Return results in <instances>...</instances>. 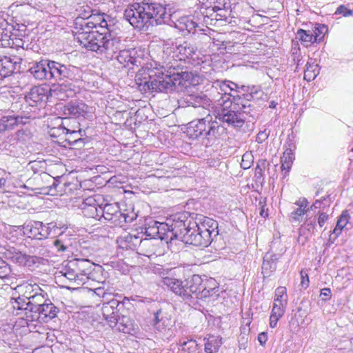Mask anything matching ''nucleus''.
Wrapping results in <instances>:
<instances>
[{"mask_svg": "<svg viewBox=\"0 0 353 353\" xmlns=\"http://www.w3.org/2000/svg\"><path fill=\"white\" fill-rule=\"evenodd\" d=\"M161 285L187 301L216 296L219 291L218 284L214 279H203L196 274L185 282L175 278L165 277L161 281Z\"/></svg>", "mask_w": 353, "mask_h": 353, "instance_id": "obj_1", "label": "nucleus"}, {"mask_svg": "<svg viewBox=\"0 0 353 353\" xmlns=\"http://www.w3.org/2000/svg\"><path fill=\"white\" fill-rule=\"evenodd\" d=\"M123 16L134 28L142 31L165 23L170 17L163 5L153 1L131 4L125 9Z\"/></svg>", "mask_w": 353, "mask_h": 353, "instance_id": "obj_2", "label": "nucleus"}, {"mask_svg": "<svg viewBox=\"0 0 353 353\" xmlns=\"http://www.w3.org/2000/svg\"><path fill=\"white\" fill-rule=\"evenodd\" d=\"M243 96L244 98L241 95L233 96L232 101H229L228 96L219 99L217 105L221 106V109L218 111L214 119H218L230 126L241 128L246 119L244 114L250 113L251 105L249 101L253 98L252 94H243Z\"/></svg>", "mask_w": 353, "mask_h": 353, "instance_id": "obj_3", "label": "nucleus"}, {"mask_svg": "<svg viewBox=\"0 0 353 353\" xmlns=\"http://www.w3.org/2000/svg\"><path fill=\"white\" fill-rule=\"evenodd\" d=\"M135 81L141 91L170 92L181 83L179 72L161 71L157 72L149 68L139 70L135 76Z\"/></svg>", "mask_w": 353, "mask_h": 353, "instance_id": "obj_4", "label": "nucleus"}, {"mask_svg": "<svg viewBox=\"0 0 353 353\" xmlns=\"http://www.w3.org/2000/svg\"><path fill=\"white\" fill-rule=\"evenodd\" d=\"M176 231L181 241L186 244L205 248L212 243V233L214 229L208 228L205 223L199 224L192 221L185 213V219H182V221H179V225H176Z\"/></svg>", "mask_w": 353, "mask_h": 353, "instance_id": "obj_5", "label": "nucleus"}, {"mask_svg": "<svg viewBox=\"0 0 353 353\" xmlns=\"http://www.w3.org/2000/svg\"><path fill=\"white\" fill-rule=\"evenodd\" d=\"M201 118L188 123L187 132L194 139L202 138L215 140L225 133V128L222 126L210 114V110H203L199 114Z\"/></svg>", "mask_w": 353, "mask_h": 353, "instance_id": "obj_6", "label": "nucleus"}, {"mask_svg": "<svg viewBox=\"0 0 353 353\" xmlns=\"http://www.w3.org/2000/svg\"><path fill=\"white\" fill-rule=\"evenodd\" d=\"M94 263L84 259H73L67 261L60 271L61 276L69 282L77 285H81L90 279L93 270Z\"/></svg>", "mask_w": 353, "mask_h": 353, "instance_id": "obj_7", "label": "nucleus"}, {"mask_svg": "<svg viewBox=\"0 0 353 353\" xmlns=\"http://www.w3.org/2000/svg\"><path fill=\"white\" fill-rule=\"evenodd\" d=\"M197 58L196 48L191 43L184 41L181 44L168 47L163 50L161 68L174 70L179 67L178 61H185L186 59L195 61Z\"/></svg>", "mask_w": 353, "mask_h": 353, "instance_id": "obj_8", "label": "nucleus"}, {"mask_svg": "<svg viewBox=\"0 0 353 353\" xmlns=\"http://www.w3.org/2000/svg\"><path fill=\"white\" fill-rule=\"evenodd\" d=\"M66 228L65 225L58 224L57 222H50L44 224L41 221H30L23 227V232L28 237L42 240L47 239L55 230Z\"/></svg>", "mask_w": 353, "mask_h": 353, "instance_id": "obj_9", "label": "nucleus"}, {"mask_svg": "<svg viewBox=\"0 0 353 353\" xmlns=\"http://www.w3.org/2000/svg\"><path fill=\"white\" fill-rule=\"evenodd\" d=\"M50 77L56 81L69 79L77 81L81 79V70L74 65L51 61Z\"/></svg>", "mask_w": 353, "mask_h": 353, "instance_id": "obj_10", "label": "nucleus"}, {"mask_svg": "<svg viewBox=\"0 0 353 353\" xmlns=\"http://www.w3.org/2000/svg\"><path fill=\"white\" fill-rule=\"evenodd\" d=\"M182 219H185V213L174 215L173 218L168 219L166 223L159 222V234L157 235V239L164 240L166 243L172 242L174 239L179 240L176 228Z\"/></svg>", "mask_w": 353, "mask_h": 353, "instance_id": "obj_11", "label": "nucleus"}, {"mask_svg": "<svg viewBox=\"0 0 353 353\" xmlns=\"http://www.w3.org/2000/svg\"><path fill=\"white\" fill-rule=\"evenodd\" d=\"M79 92V88L69 82L53 85L50 90L51 97L60 101H65L68 98L73 97Z\"/></svg>", "mask_w": 353, "mask_h": 353, "instance_id": "obj_12", "label": "nucleus"}, {"mask_svg": "<svg viewBox=\"0 0 353 353\" xmlns=\"http://www.w3.org/2000/svg\"><path fill=\"white\" fill-rule=\"evenodd\" d=\"M106 33L97 30L92 32L91 34H81L80 35V39H81L80 45L88 50L99 52L101 48L102 42L105 39Z\"/></svg>", "mask_w": 353, "mask_h": 353, "instance_id": "obj_13", "label": "nucleus"}, {"mask_svg": "<svg viewBox=\"0 0 353 353\" xmlns=\"http://www.w3.org/2000/svg\"><path fill=\"white\" fill-rule=\"evenodd\" d=\"M121 305L119 301L115 299H111L110 301L104 302L102 306V313L105 319L108 322L109 325L114 328L117 325V320L120 316L119 314Z\"/></svg>", "mask_w": 353, "mask_h": 353, "instance_id": "obj_14", "label": "nucleus"}, {"mask_svg": "<svg viewBox=\"0 0 353 353\" xmlns=\"http://www.w3.org/2000/svg\"><path fill=\"white\" fill-rule=\"evenodd\" d=\"M92 108L83 101H70L64 106V114L72 117H86L91 113Z\"/></svg>", "mask_w": 353, "mask_h": 353, "instance_id": "obj_15", "label": "nucleus"}, {"mask_svg": "<svg viewBox=\"0 0 353 353\" xmlns=\"http://www.w3.org/2000/svg\"><path fill=\"white\" fill-rule=\"evenodd\" d=\"M33 315V319L39 321L47 323L57 316L59 308L57 307L50 300L46 301Z\"/></svg>", "mask_w": 353, "mask_h": 353, "instance_id": "obj_16", "label": "nucleus"}, {"mask_svg": "<svg viewBox=\"0 0 353 353\" xmlns=\"http://www.w3.org/2000/svg\"><path fill=\"white\" fill-rule=\"evenodd\" d=\"M185 100L188 106L199 108V114L203 113V110H210L212 107V100L203 94L189 95Z\"/></svg>", "mask_w": 353, "mask_h": 353, "instance_id": "obj_17", "label": "nucleus"}, {"mask_svg": "<svg viewBox=\"0 0 353 353\" xmlns=\"http://www.w3.org/2000/svg\"><path fill=\"white\" fill-rule=\"evenodd\" d=\"M51 61L43 60L35 63L29 70L34 77L39 80L51 79Z\"/></svg>", "mask_w": 353, "mask_h": 353, "instance_id": "obj_18", "label": "nucleus"}, {"mask_svg": "<svg viewBox=\"0 0 353 353\" xmlns=\"http://www.w3.org/2000/svg\"><path fill=\"white\" fill-rule=\"evenodd\" d=\"M101 206L94 197L90 196L84 200L81 209L85 216L100 220Z\"/></svg>", "mask_w": 353, "mask_h": 353, "instance_id": "obj_19", "label": "nucleus"}, {"mask_svg": "<svg viewBox=\"0 0 353 353\" xmlns=\"http://www.w3.org/2000/svg\"><path fill=\"white\" fill-rule=\"evenodd\" d=\"M137 52L135 49L120 50L117 56V61L123 65V67L137 65L140 63V57L137 56Z\"/></svg>", "mask_w": 353, "mask_h": 353, "instance_id": "obj_20", "label": "nucleus"}, {"mask_svg": "<svg viewBox=\"0 0 353 353\" xmlns=\"http://www.w3.org/2000/svg\"><path fill=\"white\" fill-rule=\"evenodd\" d=\"M120 39L117 37H112L110 31L105 34V39L102 42L99 53L104 52L108 55H113L118 50H120Z\"/></svg>", "mask_w": 353, "mask_h": 353, "instance_id": "obj_21", "label": "nucleus"}, {"mask_svg": "<svg viewBox=\"0 0 353 353\" xmlns=\"http://www.w3.org/2000/svg\"><path fill=\"white\" fill-rule=\"evenodd\" d=\"M174 26L179 31L187 33H194L196 28H200L199 23L194 20L192 16H183L180 17L174 23ZM202 30V29H199Z\"/></svg>", "mask_w": 353, "mask_h": 353, "instance_id": "obj_22", "label": "nucleus"}, {"mask_svg": "<svg viewBox=\"0 0 353 353\" xmlns=\"http://www.w3.org/2000/svg\"><path fill=\"white\" fill-rule=\"evenodd\" d=\"M121 216L125 219V215L121 212L117 203H106L103 207L101 206V218L103 217L105 220L116 222Z\"/></svg>", "mask_w": 353, "mask_h": 353, "instance_id": "obj_23", "label": "nucleus"}, {"mask_svg": "<svg viewBox=\"0 0 353 353\" xmlns=\"http://www.w3.org/2000/svg\"><path fill=\"white\" fill-rule=\"evenodd\" d=\"M65 228H67L65 226ZM67 228H63L61 230H55L52 235L57 236V239L53 241V245L56 248L57 252L62 253L68 250L71 246V243L68 235L65 234Z\"/></svg>", "mask_w": 353, "mask_h": 353, "instance_id": "obj_24", "label": "nucleus"}, {"mask_svg": "<svg viewBox=\"0 0 353 353\" xmlns=\"http://www.w3.org/2000/svg\"><path fill=\"white\" fill-rule=\"evenodd\" d=\"M88 19L86 18L83 17H77L75 19V30L74 32V38L77 41L79 44L81 43V39H80V35L81 34H91L92 32L95 31V29L90 24H87Z\"/></svg>", "mask_w": 353, "mask_h": 353, "instance_id": "obj_25", "label": "nucleus"}, {"mask_svg": "<svg viewBox=\"0 0 353 353\" xmlns=\"http://www.w3.org/2000/svg\"><path fill=\"white\" fill-rule=\"evenodd\" d=\"M23 117L9 115L3 116L0 119V132L12 130L19 124H24Z\"/></svg>", "mask_w": 353, "mask_h": 353, "instance_id": "obj_26", "label": "nucleus"}, {"mask_svg": "<svg viewBox=\"0 0 353 353\" xmlns=\"http://www.w3.org/2000/svg\"><path fill=\"white\" fill-rule=\"evenodd\" d=\"M10 259L19 265L31 266L33 264L39 263L41 258L36 256H30L21 252H15L11 254Z\"/></svg>", "mask_w": 353, "mask_h": 353, "instance_id": "obj_27", "label": "nucleus"}, {"mask_svg": "<svg viewBox=\"0 0 353 353\" xmlns=\"http://www.w3.org/2000/svg\"><path fill=\"white\" fill-rule=\"evenodd\" d=\"M230 81H217L214 83L213 87H214L216 90L219 89L221 92H217L216 94H214L212 100L216 104H219V100L223 99V97L228 96L229 97V101L233 100V96L234 94H231L229 92H230Z\"/></svg>", "mask_w": 353, "mask_h": 353, "instance_id": "obj_28", "label": "nucleus"}, {"mask_svg": "<svg viewBox=\"0 0 353 353\" xmlns=\"http://www.w3.org/2000/svg\"><path fill=\"white\" fill-rule=\"evenodd\" d=\"M124 243V245H121L123 248L126 249H134L137 245L141 247L147 246L150 244V241L145 238L137 235L129 234L123 238V241L121 242V244Z\"/></svg>", "mask_w": 353, "mask_h": 353, "instance_id": "obj_29", "label": "nucleus"}, {"mask_svg": "<svg viewBox=\"0 0 353 353\" xmlns=\"http://www.w3.org/2000/svg\"><path fill=\"white\" fill-rule=\"evenodd\" d=\"M46 99L47 95L44 89L39 86L33 87L26 95V100L31 106H36L38 103L44 101Z\"/></svg>", "mask_w": 353, "mask_h": 353, "instance_id": "obj_30", "label": "nucleus"}, {"mask_svg": "<svg viewBox=\"0 0 353 353\" xmlns=\"http://www.w3.org/2000/svg\"><path fill=\"white\" fill-rule=\"evenodd\" d=\"M88 19L87 24L91 25L95 30H99L101 32L108 33L110 31V26L107 21L105 19L103 14H91L86 17Z\"/></svg>", "mask_w": 353, "mask_h": 353, "instance_id": "obj_31", "label": "nucleus"}, {"mask_svg": "<svg viewBox=\"0 0 353 353\" xmlns=\"http://www.w3.org/2000/svg\"><path fill=\"white\" fill-rule=\"evenodd\" d=\"M298 208L294 210L290 214V220L292 222L298 221L309 210L308 201L305 197L299 198L294 203Z\"/></svg>", "mask_w": 353, "mask_h": 353, "instance_id": "obj_32", "label": "nucleus"}, {"mask_svg": "<svg viewBox=\"0 0 353 353\" xmlns=\"http://www.w3.org/2000/svg\"><path fill=\"white\" fill-rule=\"evenodd\" d=\"M48 300L47 293L41 289L40 293L35 294L28 301L30 312L34 314L38 311V307H41Z\"/></svg>", "mask_w": 353, "mask_h": 353, "instance_id": "obj_33", "label": "nucleus"}, {"mask_svg": "<svg viewBox=\"0 0 353 353\" xmlns=\"http://www.w3.org/2000/svg\"><path fill=\"white\" fill-rule=\"evenodd\" d=\"M319 35L316 32L314 34L310 30L307 31L303 29H299L296 32V38L299 39L302 44L307 46L312 43L319 42L321 40V38H319Z\"/></svg>", "mask_w": 353, "mask_h": 353, "instance_id": "obj_34", "label": "nucleus"}, {"mask_svg": "<svg viewBox=\"0 0 353 353\" xmlns=\"http://www.w3.org/2000/svg\"><path fill=\"white\" fill-rule=\"evenodd\" d=\"M172 321L170 319L164 316L161 310L155 313L154 327L159 332H164L171 326Z\"/></svg>", "mask_w": 353, "mask_h": 353, "instance_id": "obj_35", "label": "nucleus"}, {"mask_svg": "<svg viewBox=\"0 0 353 353\" xmlns=\"http://www.w3.org/2000/svg\"><path fill=\"white\" fill-rule=\"evenodd\" d=\"M14 68V63L10 57H0V79L10 76Z\"/></svg>", "mask_w": 353, "mask_h": 353, "instance_id": "obj_36", "label": "nucleus"}, {"mask_svg": "<svg viewBox=\"0 0 353 353\" xmlns=\"http://www.w3.org/2000/svg\"><path fill=\"white\" fill-rule=\"evenodd\" d=\"M319 74V68L315 61L309 59L306 63V68L304 70V79L307 81L314 80Z\"/></svg>", "mask_w": 353, "mask_h": 353, "instance_id": "obj_37", "label": "nucleus"}, {"mask_svg": "<svg viewBox=\"0 0 353 353\" xmlns=\"http://www.w3.org/2000/svg\"><path fill=\"white\" fill-rule=\"evenodd\" d=\"M9 304L14 310L30 312L28 300L23 296H19L17 298H11ZM19 314L20 312H17V314Z\"/></svg>", "mask_w": 353, "mask_h": 353, "instance_id": "obj_38", "label": "nucleus"}, {"mask_svg": "<svg viewBox=\"0 0 353 353\" xmlns=\"http://www.w3.org/2000/svg\"><path fill=\"white\" fill-rule=\"evenodd\" d=\"M205 343V352L206 353H216L222 344V339L219 336H210Z\"/></svg>", "mask_w": 353, "mask_h": 353, "instance_id": "obj_39", "label": "nucleus"}, {"mask_svg": "<svg viewBox=\"0 0 353 353\" xmlns=\"http://www.w3.org/2000/svg\"><path fill=\"white\" fill-rule=\"evenodd\" d=\"M117 323L114 327L119 332L130 333L133 330V323L130 317L122 315L117 319Z\"/></svg>", "mask_w": 353, "mask_h": 353, "instance_id": "obj_40", "label": "nucleus"}, {"mask_svg": "<svg viewBox=\"0 0 353 353\" xmlns=\"http://www.w3.org/2000/svg\"><path fill=\"white\" fill-rule=\"evenodd\" d=\"M66 130L67 137L65 141L68 142L71 147L81 148L84 145V139L81 137L79 132L75 130L70 131L69 130Z\"/></svg>", "mask_w": 353, "mask_h": 353, "instance_id": "obj_41", "label": "nucleus"}, {"mask_svg": "<svg viewBox=\"0 0 353 353\" xmlns=\"http://www.w3.org/2000/svg\"><path fill=\"white\" fill-rule=\"evenodd\" d=\"M277 259L274 255H270L266 254L263 258V262L262 264V272L268 276L270 272H273L276 269V262Z\"/></svg>", "mask_w": 353, "mask_h": 353, "instance_id": "obj_42", "label": "nucleus"}, {"mask_svg": "<svg viewBox=\"0 0 353 353\" xmlns=\"http://www.w3.org/2000/svg\"><path fill=\"white\" fill-rule=\"evenodd\" d=\"M295 159L294 154L291 149H287L281 157V169L288 172Z\"/></svg>", "mask_w": 353, "mask_h": 353, "instance_id": "obj_43", "label": "nucleus"}, {"mask_svg": "<svg viewBox=\"0 0 353 353\" xmlns=\"http://www.w3.org/2000/svg\"><path fill=\"white\" fill-rule=\"evenodd\" d=\"M350 220V215L347 211H343L339 219L337 220L336 225L333 230V233L338 236L342 232L343 229L346 226Z\"/></svg>", "mask_w": 353, "mask_h": 353, "instance_id": "obj_44", "label": "nucleus"}, {"mask_svg": "<svg viewBox=\"0 0 353 353\" xmlns=\"http://www.w3.org/2000/svg\"><path fill=\"white\" fill-rule=\"evenodd\" d=\"M23 294L22 296H23L28 301L37 293H40V291H41V288L37 285V283L31 284L28 283L25 284L22 286Z\"/></svg>", "mask_w": 353, "mask_h": 353, "instance_id": "obj_45", "label": "nucleus"}, {"mask_svg": "<svg viewBox=\"0 0 353 353\" xmlns=\"http://www.w3.org/2000/svg\"><path fill=\"white\" fill-rule=\"evenodd\" d=\"M159 222L151 221L148 225L145 228L144 234L149 236L150 241L151 239H156L158 234H159V229H158Z\"/></svg>", "mask_w": 353, "mask_h": 353, "instance_id": "obj_46", "label": "nucleus"}, {"mask_svg": "<svg viewBox=\"0 0 353 353\" xmlns=\"http://www.w3.org/2000/svg\"><path fill=\"white\" fill-rule=\"evenodd\" d=\"M179 343L180 345L181 346V350L188 353H193L197 350L198 344L195 340H180Z\"/></svg>", "mask_w": 353, "mask_h": 353, "instance_id": "obj_47", "label": "nucleus"}, {"mask_svg": "<svg viewBox=\"0 0 353 353\" xmlns=\"http://www.w3.org/2000/svg\"><path fill=\"white\" fill-rule=\"evenodd\" d=\"M274 301L272 307V310L271 313L274 314H277V316H283L285 312V307L287 303H285L284 301Z\"/></svg>", "mask_w": 353, "mask_h": 353, "instance_id": "obj_48", "label": "nucleus"}, {"mask_svg": "<svg viewBox=\"0 0 353 353\" xmlns=\"http://www.w3.org/2000/svg\"><path fill=\"white\" fill-rule=\"evenodd\" d=\"M274 301L281 302L284 301L285 303H288L287 290L285 287L280 286L276 288Z\"/></svg>", "mask_w": 353, "mask_h": 353, "instance_id": "obj_49", "label": "nucleus"}, {"mask_svg": "<svg viewBox=\"0 0 353 353\" xmlns=\"http://www.w3.org/2000/svg\"><path fill=\"white\" fill-rule=\"evenodd\" d=\"M253 156L252 153L250 152H245L242 156V160L241 163V167L244 169L247 170L251 167V165L253 163Z\"/></svg>", "mask_w": 353, "mask_h": 353, "instance_id": "obj_50", "label": "nucleus"}, {"mask_svg": "<svg viewBox=\"0 0 353 353\" xmlns=\"http://www.w3.org/2000/svg\"><path fill=\"white\" fill-rule=\"evenodd\" d=\"M230 91H236L238 92V94L236 95H241L243 98H244V97L243 96V94H246L245 92H248V90H249V88L245 86V85H241V86H239V85H237L236 83H234V82H232L230 81ZM250 94H252V92H250Z\"/></svg>", "mask_w": 353, "mask_h": 353, "instance_id": "obj_51", "label": "nucleus"}, {"mask_svg": "<svg viewBox=\"0 0 353 353\" xmlns=\"http://www.w3.org/2000/svg\"><path fill=\"white\" fill-rule=\"evenodd\" d=\"M10 274V268L4 261L0 260V279L7 278Z\"/></svg>", "mask_w": 353, "mask_h": 353, "instance_id": "obj_52", "label": "nucleus"}, {"mask_svg": "<svg viewBox=\"0 0 353 353\" xmlns=\"http://www.w3.org/2000/svg\"><path fill=\"white\" fill-rule=\"evenodd\" d=\"M269 135L270 130H268L267 129H265L263 131H260L256 137V141L259 143H262L268 138Z\"/></svg>", "mask_w": 353, "mask_h": 353, "instance_id": "obj_53", "label": "nucleus"}, {"mask_svg": "<svg viewBox=\"0 0 353 353\" xmlns=\"http://www.w3.org/2000/svg\"><path fill=\"white\" fill-rule=\"evenodd\" d=\"M335 13L342 14L343 17H349L352 15L353 12L342 5L337 8Z\"/></svg>", "mask_w": 353, "mask_h": 353, "instance_id": "obj_54", "label": "nucleus"}, {"mask_svg": "<svg viewBox=\"0 0 353 353\" xmlns=\"http://www.w3.org/2000/svg\"><path fill=\"white\" fill-rule=\"evenodd\" d=\"M302 227H305L309 232L313 234L316 229V221L315 220L307 219Z\"/></svg>", "mask_w": 353, "mask_h": 353, "instance_id": "obj_55", "label": "nucleus"}, {"mask_svg": "<svg viewBox=\"0 0 353 353\" xmlns=\"http://www.w3.org/2000/svg\"><path fill=\"white\" fill-rule=\"evenodd\" d=\"M265 166V161L264 160L261 161L257 163V165L255 168V176L257 178L262 176Z\"/></svg>", "mask_w": 353, "mask_h": 353, "instance_id": "obj_56", "label": "nucleus"}, {"mask_svg": "<svg viewBox=\"0 0 353 353\" xmlns=\"http://www.w3.org/2000/svg\"><path fill=\"white\" fill-rule=\"evenodd\" d=\"M94 292L99 296H102L104 301H108V299L106 297L110 294H108L105 292L104 287H99L94 290Z\"/></svg>", "mask_w": 353, "mask_h": 353, "instance_id": "obj_57", "label": "nucleus"}, {"mask_svg": "<svg viewBox=\"0 0 353 353\" xmlns=\"http://www.w3.org/2000/svg\"><path fill=\"white\" fill-rule=\"evenodd\" d=\"M301 277V285L304 288H306L309 285V277L306 272L301 270L300 272Z\"/></svg>", "mask_w": 353, "mask_h": 353, "instance_id": "obj_58", "label": "nucleus"}, {"mask_svg": "<svg viewBox=\"0 0 353 353\" xmlns=\"http://www.w3.org/2000/svg\"><path fill=\"white\" fill-rule=\"evenodd\" d=\"M281 317L282 316H277V314H274L271 313L270 316V327L272 328L276 327L278 321Z\"/></svg>", "mask_w": 353, "mask_h": 353, "instance_id": "obj_59", "label": "nucleus"}, {"mask_svg": "<svg viewBox=\"0 0 353 353\" xmlns=\"http://www.w3.org/2000/svg\"><path fill=\"white\" fill-rule=\"evenodd\" d=\"M321 296H323V299L324 301H327L330 299L332 294H331V290L330 288H325L321 290Z\"/></svg>", "mask_w": 353, "mask_h": 353, "instance_id": "obj_60", "label": "nucleus"}, {"mask_svg": "<svg viewBox=\"0 0 353 353\" xmlns=\"http://www.w3.org/2000/svg\"><path fill=\"white\" fill-rule=\"evenodd\" d=\"M293 55H294V61L295 62V63L296 65L295 71H297L298 68L300 66H301L302 65H303L304 60L303 59V57L300 54L295 55V54L293 53Z\"/></svg>", "mask_w": 353, "mask_h": 353, "instance_id": "obj_61", "label": "nucleus"}, {"mask_svg": "<svg viewBox=\"0 0 353 353\" xmlns=\"http://www.w3.org/2000/svg\"><path fill=\"white\" fill-rule=\"evenodd\" d=\"M328 216L325 212H321L318 218V224L321 228L327 220Z\"/></svg>", "mask_w": 353, "mask_h": 353, "instance_id": "obj_62", "label": "nucleus"}, {"mask_svg": "<svg viewBox=\"0 0 353 353\" xmlns=\"http://www.w3.org/2000/svg\"><path fill=\"white\" fill-rule=\"evenodd\" d=\"M326 198L323 197L322 200H316L315 202L310 206V210L314 211L316 209L321 208V204L326 201Z\"/></svg>", "mask_w": 353, "mask_h": 353, "instance_id": "obj_63", "label": "nucleus"}, {"mask_svg": "<svg viewBox=\"0 0 353 353\" xmlns=\"http://www.w3.org/2000/svg\"><path fill=\"white\" fill-rule=\"evenodd\" d=\"M268 340L267 332H263L259 334L258 341L261 345H264Z\"/></svg>", "mask_w": 353, "mask_h": 353, "instance_id": "obj_64", "label": "nucleus"}]
</instances>
